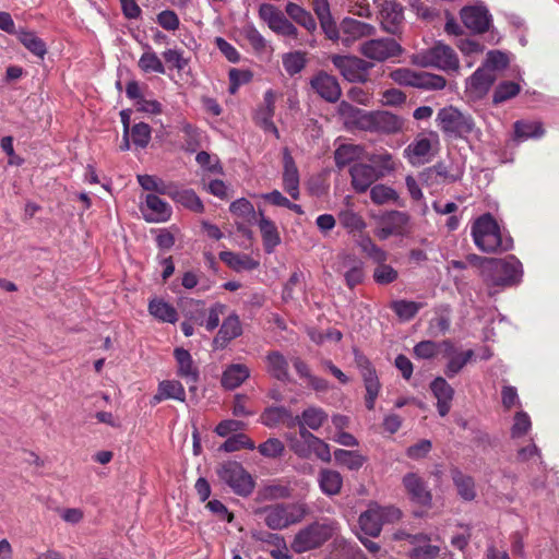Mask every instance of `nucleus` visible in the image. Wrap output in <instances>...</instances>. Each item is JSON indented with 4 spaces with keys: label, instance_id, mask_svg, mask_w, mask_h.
I'll list each match as a JSON object with an SVG mask.
<instances>
[{
    "label": "nucleus",
    "instance_id": "obj_64",
    "mask_svg": "<svg viewBox=\"0 0 559 559\" xmlns=\"http://www.w3.org/2000/svg\"><path fill=\"white\" fill-rule=\"evenodd\" d=\"M439 547L430 544L418 545L411 551L412 559H433L439 554Z\"/></svg>",
    "mask_w": 559,
    "mask_h": 559
},
{
    "label": "nucleus",
    "instance_id": "obj_39",
    "mask_svg": "<svg viewBox=\"0 0 559 559\" xmlns=\"http://www.w3.org/2000/svg\"><path fill=\"white\" fill-rule=\"evenodd\" d=\"M362 148L359 145L343 144L338 146L334 152L335 165L338 169H343L348 165L358 163L357 160L361 157Z\"/></svg>",
    "mask_w": 559,
    "mask_h": 559
},
{
    "label": "nucleus",
    "instance_id": "obj_56",
    "mask_svg": "<svg viewBox=\"0 0 559 559\" xmlns=\"http://www.w3.org/2000/svg\"><path fill=\"white\" fill-rule=\"evenodd\" d=\"M139 185L146 191H154L159 194L168 195L173 183H165L163 180L151 175H139Z\"/></svg>",
    "mask_w": 559,
    "mask_h": 559
},
{
    "label": "nucleus",
    "instance_id": "obj_33",
    "mask_svg": "<svg viewBox=\"0 0 559 559\" xmlns=\"http://www.w3.org/2000/svg\"><path fill=\"white\" fill-rule=\"evenodd\" d=\"M174 356L178 365V374L186 379L187 383L195 384L199 378L197 367L193 365L190 353L181 347L174 350Z\"/></svg>",
    "mask_w": 559,
    "mask_h": 559
},
{
    "label": "nucleus",
    "instance_id": "obj_36",
    "mask_svg": "<svg viewBox=\"0 0 559 559\" xmlns=\"http://www.w3.org/2000/svg\"><path fill=\"white\" fill-rule=\"evenodd\" d=\"M219 259L236 272L251 271L259 266V262L246 253L222 251L219 252Z\"/></svg>",
    "mask_w": 559,
    "mask_h": 559
},
{
    "label": "nucleus",
    "instance_id": "obj_22",
    "mask_svg": "<svg viewBox=\"0 0 559 559\" xmlns=\"http://www.w3.org/2000/svg\"><path fill=\"white\" fill-rule=\"evenodd\" d=\"M242 334V325L238 314L230 313L227 316L213 338V347L215 349H224L235 338Z\"/></svg>",
    "mask_w": 559,
    "mask_h": 559
},
{
    "label": "nucleus",
    "instance_id": "obj_27",
    "mask_svg": "<svg viewBox=\"0 0 559 559\" xmlns=\"http://www.w3.org/2000/svg\"><path fill=\"white\" fill-rule=\"evenodd\" d=\"M430 390L437 399V409L440 416L444 417L451 408L454 396L453 388L442 377H437L430 383Z\"/></svg>",
    "mask_w": 559,
    "mask_h": 559
},
{
    "label": "nucleus",
    "instance_id": "obj_3",
    "mask_svg": "<svg viewBox=\"0 0 559 559\" xmlns=\"http://www.w3.org/2000/svg\"><path fill=\"white\" fill-rule=\"evenodd\" d=\"M326 419L328 414L321 407L316 406L306 408L299 416L297 427H299L300 436L307 447L306 449H302L305 452L304 454H330L329 445L306 430V427L312 430L319 429Z\"/></svg>",
    "mask_w": 559,
    "mask_h": 559
},
{
    "label": "nucleus",
    "instance_id": "obj_50",
    "mask_svg": "<svg viewBox=\"0 0 559 559\" xmlns=\"http://www.w3.org/2000/svg\"><path fill=\"white\" fill-rule=\"evenodd\" d=\"M430 151L431 142L427 138H418L405 148L412 164L421 163L430 154Z\"/></svg>",
    "mask_w": 559,
    "mask_h": 559
},
{
    "label": "nucleus",
    "instance_id": "obj_1",
    "mask_svg": "<svg viewBox=\"0 0 559 559\" xmlns=\"http://www.w3.org/2000/svg\"><path fill=\"white\" fill-rule=\"evenodd\" d=\"M475 246L483 252H506L513 248L511 236H504L496 218L490 213L478 216L471 226Z\"/></svg>",
    "mask_w": 559,
    "mask_h": 559
},
{
    "label": "nucleus",
    "instance_id": "obj_26",
    "mask_svg": "<svg viewBox=\"0 0 559 559\" xmlns=\"http://www.w3.org/2000/svg\"><path fill=\"white\" fill-rule=\"evenodd\" d=\"M262 423L269 427L285 425L287 428H296L299 423V416H294L292 412L284 406H272L266 408L261 415Z\"/></svg>",
    "mask_w": 559,
    "mask_h": 559
},
{
    "label": "nucleus",
    "instance_id": "obj_45",
    "mask_svg": "<svg viewBox=\"0 0 559 559\" xmlns=\"http://www.w3.org/2000/svg\"><path fill=\"white\" fill-rule=\"evenodd\" d=\"M388 224V233L403 235L409 223V215L405 212L391 211L382 219Z\"/></svg>",
    "mask_w": 559,
    "mask_h": 559
},
{
    "label": "nucleus",
    "instance_id": "obj_9",
    "mask_svg": "<svg viewBox=\"0 0 559 559\" xmlns=\"http://www.w3.org/2000/svg\"><path fill=\"white\" fill-rule=\"evenodd\" d=\"M354 360L360 371L364 386L366 389L365 406L368 411H373L376 401L382 388L377 370L369 358L357 348L354 349Z\"/></svg>",
    "mask_w": 559,
    "mask_h": 559
},
{
    "label": "nucleus",
    "instance_id": "obj_61",
    "mask_svg": "<svg viewBox=\"0 0 559 559\" xmlns=\"http://www.w3.org/2000/svg\"><path fill=\"white\" fill-rule=\"evenodd\" d=\"M227 307L221 302H216L206 309L204 326L209 332L215 330L221 322V317L225 313Z\"/></svg>",
    "mask_w": 559,
    "mask_h": 559
},
{
    "label": "nucleus",
    "instance_id": "obj_38",
    "mask_svg": "<svg viewBox=\"0 0 559 559\" xmlns=\"http://www.w3.org/2000/svg\"><path fill=\"white\" fill-rule=\"evenodd\" d=\"M426 306L424 302H417L413 300L399 299L393 300L390 304V309L396 314V317L404 322L413 320L420 309Z\"/></svg>",
    "mask_w": 559,
    "mask_h": 559
},
{
    "label": "nucleus",
    "instance_id": "obj_31",
    "mask_svg": "<svg viewBox=\"0 0 559 559\" xmlns=\"http://www.w3.org/2000/svg\"><path fill=\"white\" fill-rule=\"evenodd\" d=\"M370 124L379 132L391 134L403 128V120L389 111H376L370 114Z\"/></svg>",
    "mask_w": 559,
    "mask_h": 559
},
{
    "label": "nucleus",
    "instance_id": "obj_53",
    "mask_svg": "<svg viewBox=\"0 0 559 559\" xmlns=\"http://www.w3.org/2000/svg\"><path fill=\"white\" fill-rule=\"evenodd\" d=\"M521 92V86L512 81L500 82L493 92L492 102L493 104L504 103L515 97Z\"/></svg>",
    "mask_w": 559,
    "mask_h": 559
},
{
    "label": "nucleus",
    "instance_id": "obj_10",
    "mask_svg": "<svg viewBox=\"0 0 559 559\" xmlns=\"http://www.w3.org/2000/svg\"><path fill=\"white\" fill-rule=\"evenodd\" d=\"M401 519V511L394 507H370L359 516L361 531L372 537L380 534L384 523H394Z\"/></svg>",
    "mask_w": 559,
    "mask_h": 559
},
{
    "label": "nucleus",
    "instance_id": "obj_59",
    "mask_svg": "<svg viewBox=\"0 0 559 559\" xmlns=\"http://www.w3.org/2000/svg\"><path fill=\"white\" fill-rule=\"evenodd\" d=\"M229 93L236 94L241 85L248 84L252 80V73L249 70L233 68L229 70Z\"/></svg>",
    "mask_w": 559,
    "mask_h": 559
},
{
    "label": "nucleus",
    "instance_id": "obj_47",
    "mask_svg": "<svg viewBox=\"0 0 559 559\" xmlns=\"http://www.w3.org/2000/svg\"><path fill=\"white\" fill-rule=\"evenodd\" d=\"M542 122L538 121H516L514 123V134L518 140L524 141L530 138H540L544 134Z\"/></svg>",
    "mask_w": 559,
    "mask_h": 559
},
{
    "label": "nucleus",
    "instance_id": "obj_23",
    "mask_svg": "<svg viewBox=\"0 0 559 559\" xmlns=\"http://www.w3.org/2000/svg\"><path fill=\"white\" fill-rule=\"evenodd\" d=\"M382 28L390 34H397L404 20L403 8L394 1H385L380 10Z\"/></svg>",
    "mask_w": 559,
    "mask_h": 559
},
{
    "label": "nucleus",
    "instance_id": "obj_20",
    "mask_svg": "<svg viewBox=\"0 0 559 559\" xmlns=\"http://www.w3.org/2000/svg\"><path fill=\"white\" fill-rule=\"evenodd\" d=\"M141 212L147 223L167 222L173 214L171 206L153 193L146 194L145 205L141 207Z\"/></svg>",
    "mask_w": 559,
    "mask_h": 559
},
{
    "label": "nucleus",
    "instance_id": "obj_57",
    "mask_svg": "<svg viewBox=\"0 0 559 559\" xmlns=\"http://www.w3.org/2000/svg\"><path fill=\"white\" fill-rule=\"evenodd\" d=\"M377 264L372 277L378 285H389L399 278V272L391 265L385 262H377Z\"/></svg>",
    "mask_w": 559,
    "mask_h": 559
},
{
    "label": "nucleus",
    "instance_id": "obj_62",
    "mask_svg": "<svg viewBox=\"0 0 559 559\" xmlns=\"http://www.w3.org/2000/svg\"><path fill=\"white\" fill-rule=\"evenodd\" d=\"M163 58L171 69L182 71L188 66V59L183 57V51L179 49H167L163 52Z\"/></svg>",
    "mask_w": 559,
    "mask_h": 559
},
{
    "label": "nucleus",
    "instance_id": "obj_44",
    "mask_svg": "<svg viewBox=\"0 0 559 559\" xmlns=\"http://www.w3.org/2000/svg\"><path fill=\"white\" fill-rule=\"evenodd\" d=\"M452 478L462 499L469 501L476 497L475 484L471 476L455 469L452 472Z\"/></svg>",
    "mask_w": 559,
    "mask_h": 559
},
{
    "label": "nucleus",
    "instance_id": "obj_25",
    "mask_svg": "<svg viewBox=\"0 0 559 559\" xmlns=\"http://www.w3.org/2000/svg\"><path fill=\"white\" fill-rule=\"evenodd\" d=\"M404 487L411 499L423 507H430L432 501V495L427 489L425 483L414 473H409L403 478Z\"/></svg>",
    "mask_w": 559,
    "mask_h": 559
},
{
    "label": "nucleus",
    "instance_id": "obj_11",
    "mask_svg": "<svg viewBox=\"0 0 559 559\" xmlns=\"http://www.w3.org/2000/svg\"><path fill=\"white\" fill-rule=\"evenodd\" d=\"M331 62L348 82L366 83L369 80L371 64L359 57L333 55Z\"/></svg>",
    "mask_w": 559,
    "mask_h": 559
},
{
    "label": "nucleus",
    "instance_id": "obj_55",
    "mask_svg": "<svg viewBox=\"0 0 559 559\" xmlns=\"http://www.w3.org/2000/svg\"><path fill=\"white\" fill-rule=\"evenodd\" d=\"M338 221L349 233L361 231L366 227L364 218L349 209L340 212Z\"/></svg>",
    "mask_w": 559,
    "mask_h": 559
},
{
    "label": "nucleus",
    "instance_id": "obj_34",
    "mask_svg": "<svg viewBox=\"0 0 559 559\" xmlns=\"http://www.w3.org/2000/svg\"><path fill=\"white\" fill-rule=\"evenodd\" d=\"M168 197L192 212L202 213L204 211L201 199L192 189H178L173 185Z\"/></svg>",
    "mask_w": 559,
    "mask_h": 559
},
{
    "label": "nucleus",
    "instance_id": "obj_4",
    "mask_svg": "<svg viewBox=\"0 0 559 559\" xmlns=\"http://www.w3.org/2000/svg\"><path fill=\"white\" fill-rule=\"evenodd\" d=\"M337 531V525L333 521L314 522L300 530L294 537L290 548L296 554H302L323 545Z\"/></svg>",
    "mask_w": 559,
    "mask_h": 559
},
{
    "label": "nucleus",
    "instance_id": "obj_48",
    "mask_svg": "<svg viewBox=\"0 0 559 559\" xmlns=\"http://www.w3.org/2000/svg\"><path fill=\"white\" fill-rule=\"evenodd\" d=\"M138 66L144 73H166L165 66L163 64L157 53L151 49V47H148V49L140 57Z\"/></svg>",
    "mask_w": 559,
    "mask_h": 559
},
{
    "label": "nucleus",
    "instance_id": "obj_58",
    "mask_svg": "<svg viewBox=\"0 0 559 559\" xmlns=\"http://www.w3.org/2000/svg\"><path fill=\"white\" fill-rule=\"evenodd\" d=\"M152 129L145 122L135 123L129 131L132 143L140 148H145L148 145Z\"/></svg>",
    "mask_w": 559,
    "mask_h": 559
},
{
    "label": "nucleus",
    "instance_id": "obj_40",
    "mask_svg": "<svg viewBox=\"0 0 559 559\" xmlns=\"http://www.w3.org/2000/svg\"><path fill=\"white\" fill-rule=\"evenodd\" d=\"M285 12L294 22L305 27L309 33H313L317 29L316 20L311 13L302 7L288 2Z\"/></svg>",
    "mask_w": 559,
    "mask_h": 559
},
{
    "label": "nucleus",
    "instance_id": "obj_8",
    "mask_svg": "<svg viewBox=\"0 0 559 559\" xmlns=\"http://www.w3.org/2000/svg\"><path fill=\"white\" fill-rule=\"evenodd\" d=\"M218 477L228 485L231 490L242 497L252 493L254 489V480L252 476L237 462L227 461L217 469Z\"/></svg>",
    "mask_w": 559,
    "mask_h": 559
},
{
    "label": "nucleus",
    "instance_id": "obj_52",
    "mask_svg": "<svg viewBox=\"0 0 559 559\" xmlns=\"http://www.w3.org/2000/svg\"><path fill=\"white\" fill-rule=\"evenodd\" d=\"M320 488L326 495L338 493L342 487V477L335 471H322L319 478Z\"/></svg>",
    "mask_w": 559,
    "mask_h": 559
},
{
    "label": "nucleus",
    "instance_id": "obj_37",
    "mask_svg": "<svg viewBox=\"0 0 559 559\" xmlns=\"http://www.w3.org/2000/svg\"><path fill=\"white\" fill-rule=\"evenodd\" d=\"M370 199L376 205L394 203L399 206H404V201L400 199L399 193L393 188L383 183H377L370 188Z\"/></svg>",
    "mask_w": 559,
    "mask_h": 559
},
{
    "label": "nucleus",
    "instance_id": "obj_60",
    "mask_svg": "<svg viewBox=\"0 0 559 559\" xmlns=\"http://www.w3.org/2000/svg\"><path fill=\"white\" fill-rule=\"evenodd\" d=\"M359 246L373 262H386L388 252L377 246L371 238H362Z\"/></svg>",
    "mask_w": 559,
    "mask_h": 559
},
{
    "label": "nucleus",
    "instance_id": "obj_43",
    "mask_svg": "<svg viewBox=\"0 0 559 559\" xmlns=\"http://www.w3.org/2000/svg\"><path fill=\"white\" fill-rule=\"evenodd\" d=\"M307 62V53L300 50L284 53L282 57L283 67L289 76L300 73L306 68Z\"/></svg>",
    "mask_w": 559,
    "mask_h": 559
},
{
    "label": "nucleus",
    "instance_id": "obj_13",
    "mask_svg": "<svg viewBox=\"0 0 559 559\" xmlns=\"http://www.w3.org/2000/svg\"><path fill=\"white\" fill-rule=\"evenodd\" d=\"M359 52L374 61H385L399 57L402 52L401 45L393 38L368 39L360 44Z\"/></svg>",
    "mask_w": 559,
    "mask_h": 559
},
{
    "label": "nucleus",
    "instance_id": "obj_28",
    "mask_svg": "<svg viewBox=\"0 0 559 559\" xmlns=\"http://www.w3.org/2000/svg\"><path fill=\"white\" fill-rule=\"evenodd\" d=\"M258 215L259 219L257 218L255 222L259 225L264 250L267 253H272L281 243V235L275 223L265 217L263 211L259 210Z\"/></svg>",
    "mask_w": 559,
    "mask_h": 559
},
{
    "label": "nucleus",
    "instance_id": "obj_5",
    "mask_svg": "<svg viewBox=\"0 0 559 559\" xmlns=\"http://www.w3.org/2000/svg\"><path fill=\"white\" fill-rule=\"evenodd\" d=\"M413 62L423 68H437L444 72H456L460 61L454 49L445 44L437 43L433 47L417 52Z\"/></svg>",
    "mask_w": 559,
    "mask_h": 559
},
{
    "label": "nucleus",
    "instance_id": "obj_54",
    "mask_svg": "<svg viewBox=\"0 0 559 559\" xmlns=\"http://www.w3.org/2000/svg\"><path fill=\"white\" fill-rule=\"evenodd\" d=\"M185 317L194 324L204 326L206 308L201 300L190 299L183 308Z\"/></svg>",
    "mask_w": 559,
    "mask_h": 559
},
{
    "label": "nucleus",
    "instance_id": "obj_18",
    "mask_svg": "<svg viewBox=\"0 0 559 559\" xmlns=\"http://www.w3.org/2000/svg\"><path fill=\"white\" fill-rule=\"evenodd\" d=\"M350 183L356 193L369 190L376 181L381 179L376 167L366 163H354L349 167Z\"/></svg>",
    "mask_w": 559,
    "mask_h": 559
},
{
    "label": "nucleus",
    "instance_id": "obj_42",
    "mask_svg": "<svg viewBox=\"0 0 559 559\" xmlns=\"http://www.w3.org/2000/svg\"><path fill=\"white\" fill-rule=\"evenodd\" d=\"M370 165L376 167V173H378L379 177L382 179L390 173L394 171L396 168V164L391 153L384 151L379 154H370L367 156Z\"/></svg>",
    "mask_w": 559,
    "mask_h": 559
},
{
    "label": "nucleus",
    "instance_id": "obj_51",
    "mask_svg": "<svg viewBox=\"0 0 559 559\" xmlns=\"http://www.w3.org/2000/svg\"><path fill=\"white\" fill-rule=\"evenodd\" d=\"M254 442L243 433H236L218 445V451L237 452L240 450H253Z\"/></svg>",
    "mask_w": 559,
    "mask_h": 559
},
{
    "label": "nucleus",
    "instance_id": "obj_19",
    "mask_svg": "<svg viewBox=\"0 0 559 559\" xmlns=\"http://www.w3.org/2000/svg\"><path fill=\"white\" fill-rule=\"evenodd\" d=\"M276 95L273 90H267L263 95V104L257 109L253 120L265 132H272L280 138V132L273 122Z\"/></svg>",
    "mask_w": 559,
    "mask_h": 559
},
{
    "label": "nucleus",
    "instance_id": "obj_46",
    "mask_svg": "<svg viewBox=\"0 0 559 559\" xmlns=\"http://www.w3.org/2000/svg\"><path fill=\"white\" fill-rule=\"evenodd\" d=\"M233 215L242 218L245 222L252 224L257 221L258 213L253 204L246 198L235 200L229 205Z\"/></svg>",
    "mask_w": 559,
    "mask_h": 559
},
{
    "label": "nucleus",
    "instance_id": "obj_17",
    "mask_svg": "<svg viewBox=\"0 0 559 559\" xmlns=\"http://www.w3.org/2000/svg\"><path fill=\"white\" fill-rule=\"evenodd\" d=\"M342 41L344 47H350L354 43L374 36L377 33L376 26L372 24L361 22L354 17H344L341 21Z\"/></svg>",
    "mask_w": 559,
    "mask_h": 559
},
{
    "label": "nucleus",
    "instance_id": "obj_2",
    "mask_svg": "<svg viewBox=\"0 0 559 559\" xmlns=\"http://www.w3.org/2000/svg\"><path fill=\"white\" fill-rule=\"evenodd\" d=\"M487 263L483 275V282L487 287L504 288L521 282L523 267L514 255H509L506 259L491 258Z\"/></svg>",
    "mask_w": 559,
    "mask_h": 559
},
{
    "label": "nucleus",
    "instance_id": "obj_29",
    "mask_svg": "<svg viewBox=\"0 0 559 559\" xmlns=\"http://www.w3.org/2000/svg\"><path fill=\"white\" fill-rule=\"evenodd\" d=\"M266 371L274 379L281 382H288L289 364L286 357L278 350H271L265 356Z\"/></svg>",
    "mask_w": 559,
    "mask_h": 559
},
{
    "label": "nucleus",
    "instance_id": "obj_16",
    "mask_svg": "<svg viewBox=\"0 0 559 559\" xmlns=\"http://www.w3.org/2000/svg\"><path fill=\"white\" fill-rule=\"evenodd\" d=\"M461 20L466 28L475 34L486 33L491 25V14L484 4L466 5L460 11Z\"/></svg>",
    "mask_w": 559,
    "mask_h": 559
},
{
    "label": "nucleus",
    "instance_id": "obj_24",
    "mask_svg": "<svg viewBox=\"0 0 559 559\" xmlns=\"http://www.w3.org/2000/svg\"><path fill=\"white\" fill-rule=\"evenodd\" d=\"M496 80L492 69L488 67L478 68L467 80L466 87L477 98L485 96Z\"/></svg>",
    "mask_w": 559,
    "mask_h": 559
},
{
    "label": "nucleus",
    "instance_id": "obj_30",
    "mask_svg": "<svg viewBox=\"0 0 559 559\" xmlns=\"http://www.w3.org/2000/svg\"><path fill=\"white\" fill-rule=\"evenodd\" d=\"M420 181L426 186L442 185L445 182H455L459 176L449 171V167L439 162L436 165L426 168L419 175Z\"/></svg>",
    "mask_w": 559,
    "mask_h": 559
},
{
    "label": "nucleus",
    "instance_id": "obj_7",
    "mask_svg": "<svg viewBox=\"0 0 559 559\" xmlns=\"http://www.w3.org/2000/svg\"><path fill=\"white\" fill-rule=\"evenodd\" d=\"M438 128L451 138H463L472 133L475 122L469 115H465L453 106L441 108L436 118Z\"/></svg>",
    "mask_w": 559,
    "mask_h": 559
},
{
    "label": "nucleus",
    "instance_id": "obj_15",
    "mask_svg": "<svg viewBox=\"0 0 559 559\" xmlns=\"http://www.w3.org/2000/svg\"><path fill=\"white\" fill-rule=\"evenodd\" d=\"M295 506L275 504L259 510L264 514V522L271 530H283L300 520L301 513L296 514Z\"/></svg>",
    "mask_w": 559,
    "mask_h": 559
},
{
    "label": "nucleus",
    "instance_id": "obj_35",
    "mask_svg": "<svg viewBox=\"0 0 559 559\" xmlns=\"http://www.w3.org/2000/svg\"><path fill=\"white\" fill-rule=\"evenodd\" d=\"M250 377L249 368L243 364L229 365L222 376V385L225 389L234 390L240 386Z\"/></svg>",
    "mask_w": 559,
    "mask_h": 559
},
{
    "label": "nucleus",
    "instance_id": "obj_49",
    "mask_svg": "<svg viewBox=\"0 0 559 559\" xmlns=\"http://www.w3.org/2000/svg\"><path fill=\"white\" fill-rule=\"evenodd\" d=\"M475 353L473 349L456 353L449 359V362L444 368V374L450 379L455 377L457 373L462 371V369L467 365V362H469L473 359Z\"/></svg>",
    "mask_w": 559,
    "mask_h": 559
},
{
    "label": "nucleus",
    "instance_id": "obj_14",
    "mask_svg": "<svg viewBox=\"0 0 559 559\" xmlns=\"http://www.w3.org/2000/svg\"><path fill=\"white\" fill-rule=\"evenodd\" d=\"M310 88L323 100L334 104L342 96L338 80L324 70H319L309 80Z\"/></svg>",
    "mask_w": 559,
    "mask_h": 559
},
{
    "label": "nucleus",
    "instance_id": "obj_6",
    "mask_svg": "<svg viewBox=\"0 0 559 559\" xmlns=\"http://www.w3.org/2000/svg\"><path fill=\"white\" fill-rule=\"evenodd\" d=\"M390 78L403 86H411L424 91H440L447 85V80L439 74L426 71H415L408 68H399L390 73Z\"/></svg>",
    "mask_w": 559,
    "mask_h": 559
},
{
    "label": "nucleus",
    "instance_id": "obj_21",
    "mask_svg": "<svg viewBox=\"0 0 559 559\" xmlns=\"http://www.w3.org/2000/svg\"><path fill=\"white\" fill-rule=\"evenodd\" d=\"M283 188L292 199L298 200L300 197L299 190V170L289 150L285 147L283 150Z\"/></svg>",
    "mask_w": 559,
    "mask_h": 559
},
{
    "label": "nucleus",
    "instance_id": "obj_63",
    "mask_svg": "<svg viewBox=\"0 0 559 559\" xmlns=\"http://www.w3.org/2000/svg\"><path fill=\"white\" fill-rule=\"evenodd\" d=\"M439 353V344L433 341H421L414 347V354L421 359H431Z\"/></svg>",
    "mask_w": 559,
    "mask_h": 559
},
{
    "label": "nucleus",
    "instance_id": "obj_32",
    "mask_svg": "<svg viewBox=\"0 0 559 559\" xmlns=\"http://www.w3.org/2000/svg\"><path fill=\"white\" fill-rule=\"evenodd\" d=\"M168 399H174L180 402L186 400L185 388L179 381L164 380L159 382L157 393L152 397L151 404L156 405Z\"/></svg>",
    "mask_w": 559,
    "mask_h": 559
},
{
    "label": "nucleus",
    "instance_id": "obj_12",
    "mask_svg": "<svg viewBox=\"0 0 559 559\" xmlns=\"http://www.w3.org/2000/svg\"><path fill=\"white\" fill-rule=\"evenodd\" d=\"M335 271L343 275L346 286L354 289L366 278L365 262L353 253H342L337 257Z\"/></svg>",
    "mask_w": 559,
    "mask_h": 559
},
{
    "label": "nucleus",
    "instance_id": "obj_41",
    "mask_svg": "<svg viewBox=\"0 0 559 559\" xmlns=\"http://www.w3.org/2000/svg\"><path fill=\"white\" fill-rule=\"evenodd\" d=\"M148 312L162 322L175 323L178 320L177 310L163 299H152L148 302Z\"/></svg>",
    "mask_w": 559,
    "mask_h": 559
}]
</instances>
